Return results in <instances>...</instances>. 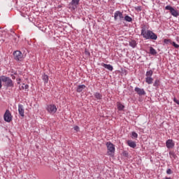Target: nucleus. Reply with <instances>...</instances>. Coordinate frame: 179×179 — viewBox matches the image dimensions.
<instances>
[{"label":"nucleus","mask_w":179,"mask_h":179,"mask_svg":"<svg viewBox=\"0 0 179 179\" xmlns=\"http://www.w3.org/2000/svg\"><path fill=\"white\" fill-rule=\"evenodd\" d=\"M1 28L0 27V30H1Z\"/></svg>","instance_id":"f704fd0d"},{"label":"nucleus","mask_w":179,"mask_h":179,"mask_svg":"<svg viewBox=\"0 0 179 179\" xmlns=\"http://www.w3.org/2000/svg\"><path fill=\"white\" fill-rule=\"evenodd\" d=\"M3 119L6 122H10V121H12V114L10 113V111H9V110H6L3 115Z\"/></svg>","instance_id":"1a4fd4ad"},{"label":"nucleus","mask_w":179,"mask_h":179,"mask_svg":"<svg viewBox=\"0 0 179 179\" xmlns=\"http://www.w3.org/2000/svg\"><path fill=\"white\" fill-rule=\"evenodd\" d=\"M174 145V141L172 139H169L166 142V146L168 149H173Z\"/></svg>","instance_id":"f8f14e48"},{"label":"nucleus","mask_w":179,"mask_h":179,"mask_svg":"<svg viewBox=\"0 0 179 179\" xmlns=\"http://www.w3.org/2000/svg\"><path fill=\"white\" fill-rule=\"evenodd\" d=\"M42 79H43V80L45 82V83H48V76L44 74V75L42 76Z\"/></svg>","instance_id":"393cba45"},{"label":"nucleus","mask_w":179,"mask_h":179,"mask_svg":"<svg viewBox=\"0 0 179 179\" xmlns=\"http://www.w3.org/2000/svg\"><path fill=\"white\" fill-rule=\"evenodd\" d=\"M85 89H86V85H78L76 89V92H78V93H80L81 92H83Z\"/></svg>","instance_id":"4468645a"},{"label":"nucleus","mask_w":179,"mask_h":179,"mask_svg":"<svg viewBox=\"0 0 179 179\" xmlns=\"http://www.w3.org/2000/svg\"><path fill=\"white\" fill-rule=\"evenodd\" d=\"M159 85H160V80H159V79L155 80L153 83V86L155 87H159Z\"/></svg>","instance_id":"5701e85b"},{"label":"nucleus","mask_w":179,"mask_h":179,"mask_svg":"<svg viewBox=\"0 0 179 179\" xmlns=\"http://www.w3.org/2000/svg\"><path fill=\"white\" fill-rule=\"evenodd\" d=\"M145 82L148 83V85H152L153 83V78L145 77Z\"/></svg>","instance_id":"f3484780"},{"label":"nucleus","mask_w":179,"mask_h":179,"mask_svg":"<svg viewBox=\"0 0 179 179\" xmlns=\"http://www.w3.org/2000/svg\"><path fill=\"white\" fill-rule=\"evenodd\" d=\"M106 147L108 150V155L109 156H114V153H115V145H114L111 142H107Z\"/></svg>","instance_id":"f03ea898"},{"label":"nucleus","mask_w":179,"mask_h":179,"mask_svg":"<svg viewBox=\"0 0 179 179\" xmlns=\"http://www.w3.org/2000/svg\"><path fill=\"white\" fill-rule=\"evenodd\" d=\"M1 80L2 82H4V83H6L7 87H13V81L9 77L2 76Z\"/></svg>","instance_id":"20e7f679"},{"label":"nucleus","mask_w":179,"mask_h":179,"mask_svg":"<svg viewBox=\"0 0 179 179\" xmlns=\"http://www.w3.org/2000/svg\"><path fill=\"white\" fill-rule=\"evenodd\" d=\"M125 106H124V105H122V103L117 102V109L119 110V111H122V110H124Z\"/></svg>","instance_id":"412c9836"},{"label":"nucleus","mask_w":179,"mask_h":179,"mask_svg":"<svg viewBox=\"0 0 179 179\" xmlns=\"http://www.w3.org/2000/svg\"><path fill=\"white\" fill-rule=\"evenodd\" d=\"M79 2H80V0H71V1L69 4V9L73 12L78 9V7L79 6Z\"/></svg>","instance_id":"7ed1b4c3"},{"label":"nucleus","mask_w":179,"mask_h":179,"mask_svg":"<svg viewBox=\"0 0 179 179\" xmlns=\"http://www.w3.org/2000/svg\"><path fill=\"white\" fill-rule=\"evenodd\" d=\"M94 96L96 100H101L103 99V95L99 92H95Z\"/></svg>","instance_id":"dca6fc26"},{"label":"nucleus","mask_w":179,"mask_h":179,"mask_svg":"<svg viewBox=\"0 0 179 179\" xmlns=\"http://www.w3.org/2000/svg\"><path fill=\"white\" fill-rule=\"evenodd\" d=\"M150 54H151V55H156L157 51H156L153 47H150Z\"/></svg>","instance_id":"aec40b11"},{"label":"nucleus","mask_w":179,"mask_h":179,"mask_svg":"<svg viewBox=\"0 0 179 179\" xmlns=\"http://www.w3.org/2000/svg\"><path fill=\"white\" fill-rule=\"evenodd\" d=\"M165 179H172L171 178H165Z\"/></svg>","instance_id":"72a5a7b5"},{"label":"nucleus","mask_w":179,"mask_h":179,"mask_svg":"<svg viewBox=\"0 0 179 179\" xmlns=\"http://www.w3.org/2000/svg\"><path fill=\"white\" fill-rule=\"evenodd\" d=\"M46 110L49 114H55L57 109L55 105L50 104L47 106Z\"/></svg>","instance_id":"0eeeda50"},{"label":"nucleus","mask_w":179,"mask_h":179,"mask_svg":"<svg viewBox=\"0 0 179 179\" xmlns=\"http://www.w3.org/2000/svg\"><path fill=\"white\" fill-rule=\"evenodd\" d=\"M0 89H2V76H0Z\"/></svg>","instance_id":"7c9ffc66"},{"label":"nucleus","mask_w":179,"mask_h":179,"mask_svg":"<svg viewBox=\"0 0 179 179\" xmlns=\"http://www.w3.org/2000/svg\"><path fill=\"white\" fill-rule=\"evenodd\" d=\"M14 59L15 61H22L23 59V54L19 50H16L13 52Z\"/></svg>","instance_id":"6e6552de"},{"label":"nucleus","mask_w":179,"mask_h":179,"mask_svg":"<svg viewBox=\"0 0 179 179\" xmlns=\"http://www.w3.org/2000/svg\"><path fill=\"white\" fill-rule=\"evenodd\" d=\"M134 91L137 93V94H138V96H145V94H146V92L143 88L136 87H135Z\"/></svg>","instance_id":"9d476101"},{"label":"nucleus","mask_w":179,"mask_h":179,"mask_svg":"<svg viewBox=\"0 0 179 179\" xmlns=\"http://www.w3.org/2000/svg\"><path fill=\"white\" fill-rule=\"evenodd\" d=\"M123 20H125V22H132V17H129V15H125L123 18Z\"/></svg>","instance_id":"4be33fe9"},{"label":"nucleus","mask_w":179,"mask_h":179,"mask_svg":"<svg viewBox=\"0 0 179 179\" xmlns=\"http://www.w3.org/2000/svg\"><path fill=\"white\" fill-rule=\"evenodd\" d=\"M141 36L145 40H157V35L150 30L143 29L141 30Z\"/></svg>","instance_id":"f257e3e1"},{"label":"nucleus","mask_w":179,"mask_h":179,"mask_svg":"<svg viewBox=\"0 0 179 179\" xmlns=\"http://www.w3.org/2000/svg\"><path fill=\"white\" fill-rule=\"evenodd\" d=\"M166 174H173V171L171 169H168L166 171Z\"/></svg>","instance_id":"c756f323"},{"label":"nucleus","mask_w":179,"mask_h":179,"mask_svg":"<svg viewBox=\"0 0 179 179\" xmlns=\"http://www.w3.org/2000/svg\"><path fill=\"white\" fill-rule=\"evenodd\" d=\"M136 41L135 40H131L129 43V45H130V47H131L132 48H135L136 47Z\"/></svg>","instance_id":"a211bd4d"},{"label":"nucleus","mask_w":179,"mask_h":179,"mask_svg":"<svg viewBox=\"0 0 179 179\" xmlns=\"http://www.w3.org/2000/svg\"><path fill=\"white\" fill-rule=\"evenodd\" d=\"M152 76H153V71L149 70V71H146V73H145L146 78H150Z\"/></svg>","instance_id":"6ab92c4d"},{"label":"nucleus","mask_w":179,"mask_h":179,"mask_svg":"<svg viewBox=\"0 0 179 179\" xmlns=\"http://www.w3.org/2000/svg\"><path fill=\"white\" fill-rule=\"evenodd\" d=\"M164 43L165 44H171L172 41H171V40H170V39H164Z\"/></svg>","instance_id":"a878e982"},{"label":"nucleus","mask_w":179,"mask_h":179,"mask_svg":"<svg viewBox=\"0 0 179 179\" xmlns=\"http://www.w3.org/2000/svg\"><path fill=\"white\" fill-rule=\"evenodd\" d=\"M22 89L23 90H27L29 89V85H24L23 84V85L22 86Z\"/></svg>","instance_id":"bb28decb"},{"label":"nucleus","mask_w":179,"mask_h":179,"mask_svg":"<svg viewBox=\"0 0 179 179\" xmlns=\"http://www.w3.org/2000/svg\"><path fill=\"white\" fill-rule=\"evenodd\" d=\"M171 44H172V45H173V47H175V48H179L178 44L176 43V42H173V41H172Z\"/></svg>","instance_id":"cd10ccee"},{"label":"nucleus","mask_w":179,"mask_h":179,"mask_svg":"<svg viewBox=\"0 0 179 179\" xmlns=\"http://www.w3.org/2000/svg\"><path fill=\"white\" fill-rule=\"evenodd\" d=\"M173 101H174L175 103H176V104H178V106H179V101H178L177 99L174 98V99H173Z\"/></svg>","instance_id":"473e14b6"},{"label":"nucleus","mask_w":179,"mask_h":179,"mask_svg":"<svg viewBox=\"0 0 179 179\" xmlns=\"http://www.w3.org/2000/svg\"><path fill=\"white\" fill-rule=\"evenodd\" d=\"M74 131H76V132L79 131V127L76 126L73 127Z\"/></svg>","instance_id":"2f4dec72"},{"label":"nucleus","mask_w":179,"mask_h":179,"mask_svg":"<svg viewBox=\"0 0 179 179\" xmlns=\"http://www.w3.org/2000/svg\"><path fill=\"white\" fill-rule=\"evenodd\" d=\"M101 66H103V68H105L106 69H108V71H112L113 69L111 64H104V63H101Z\"/></svg>","instance_id":"ddd939ff"},{"label":"nucleus","mask_w":179,"mask_h":179,"mask_svg":"<svg viewBox=\"0 0 179 179\" xmlns=\"http://www.w3.org/2000/svg\"><path fill=\"white\" fill-rule=\"evenodd\" d=\"M132 138H138V134L136 132L133 131L131 133Z\"/></svg>","instance_id":"c85d7f7f"},{"label":"nucleus","mask_w":179,"mask_h":179,"mask_svg":"<svg viewBox=\"0 0 179 179\" xmlns=\"http://www.w3.org/2000/svg\"><path fill=\"white\" fill-rule=\"evenodd\" d=\"M118 20L120 22H122V20H124V14H122V12L120 10H117L114 13V20L117 22V20Z\"/></svg>","instance_id":"423d86ee"},{"label":"nucleus","mask_w":179,"mask_h":179,"mask_svg":"<svg viewBox=\"0 0 179 179\" xmlns=\"http://www.w3.org/2000/svg\"><path fill=\"white\" fill-rule=\"evenodd\" d=\"M166 10H169L170 13L174 17H178L179 16L178 10H176L173 6H166L165 7Z\"/></svg>","instance_id":"39448f33"},{"label":"nucleus","mask_w":179,"mask_h":179,"mask_svg":"<svg viewBox=\"0 0 179 179\" xmlns=\"http://www.w3.org/2000/svg\"><path fill=\"white\" fill-rule=\"evenodd\" d=\"M127 144L130 148H133V149H135L136 148V143L132 141H128Z\"/></svg>","instance_id":"2eb2a0df"},{"label":"nucleus","mask_w":179,"mask_h":179,"mask_svg":"<svg viewBox=\"0 0 179 179\" xmlns=\"http://www.w3.org/2000/svg\"><path fill=\"white\" fill-rule=\"evenodd\" d=\"M169 156H170L171 159H176L177 158V155H176V152H170Z\"/></svg>","instance_id":"b1692460"},{"label":"nucleus","mask_w":179,"mask_h":179,"mask_svg":"<svg viewBox=\"0 0 179 179\" xmlns=\"http://www.w3.org/2000/svg\"><path fill=\"white\" fill-rule=\"evenodd\" d=\"M18 113L22 118L24 117V107L22 104L18 105Z\"/></svg>","instance_id":"9b49d317"}]
</instances>
